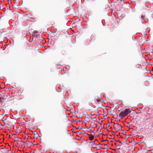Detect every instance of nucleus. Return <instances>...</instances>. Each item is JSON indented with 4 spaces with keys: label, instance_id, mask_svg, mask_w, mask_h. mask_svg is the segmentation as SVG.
I'll list each match as a JSON object with an SVG mask.
<instances>
[{
    "label": "nucleus",
    "instance_id": "37",
    "mask_svg": "<svg viewBox=\"0 0 153 153\" xmlns=\"http://www.w3.org/2000/svg\"><path fill=\"white\" fill-rule=\"evenodd\" d=\"M17 144H19V143H17Z\"/></svg>",
    "mask_w": 153,
    "mask_h": 153
},
{
    "label": "nucleus",
    "instance_id": "14",
    "mask_svg": "<svg viewBox=\"0 0 153 153\" xmlns=\"http://www.w3.org/2000/svg\"><path fill=\"white\" fill-rule=\"evenodd\" d=\"M115 145L117 146V147H119L121 146V145H117V144L116 143H115L114 144Z\"/></svg>",
    "mask_w": 153,
    "mask_h": 153
},
{
    "label": "nucleus",
    "instance_id": "11",
    "mask_svg": "<svg viewBox=\"0 0 153 153\" xmlns=\"http://www.w3.org/2000/svg\"><path fill=\"white\" fill-rule=\"evenodd\" d=\"M114 124L117 125V126H119V128H120H120H122V126L121 125H119L118 123H114Z\"/></svg>",
    "mask_w": 153,
    "mask_h": 153
},
{
    "label": "nucleus",
    "instance_id": "32",
    "mask_svg": "<svg viewBox=\"0 0 153 153\" xmlns=\"http://www.w3.org/2000/svg\"><path fill=\"white\" fill-rule=\"evenodd\" d=\"M98 135H96V137H98Z\"/></svg>",
    "mask_w": 153,
    "mask_h": 153
},
{
    "label": "nucleus",
    "instance_id": "28",
    "mask_svg": "<svg viewBox=\"0 0 153 153\" xmlns=\"http://www.w3.org/2000/svg\"><path fill=\"white\" fill-rule=\"evenodd\" d=\"M11 137L12 136H11L10 135L9 137V138H12Z\"/></svg>",
    "mask_w": 153,
    "mask_h": 153
},
{
    "label": "nucleus",
    "instance_id": "24",
    "mask_svg": "<svg viewBox=\"0 0 153 153\" xmlns=\"http://www.w3.org/2000/svg\"><path fill=\"white\" fill-rule=\"evenodd\" d=\"M102 134V131H100V134Z\"/></svg>",
    "mask_w": 153,
    "mask_h": 153
},
{
    "label": "nucleus",
    "instance_id": "29",
    "mask_svg": "<svg viewBox=\"0 0 153 153\" xmlns=\"http://www.w3.org/2000/svg\"><path fill=\"white\" fill-rule=\"evenodd\" d=\"M27 142H29V143H30V141H29L28 140H27Z\"/></svg>",
    "mask_w": 153,
    "mask_h": 153
},
{
    "label": "nucleus",
    "instance_id": "38",
    "mask_svg": "<svg viewBox=\"0 0 153 153\" xmlns=\"http://www.w3.org/2000/svg\"><path fill=\"white\" fill-rule=\"evenodd\" d=\"M25 133L26 134V133Z\"/></svg>",
    "mask_w": 153,
    "mask_h": 153
},
{
    "label": "nucleus",
    "instance_id": "26",
    "mask_svg": "<svg viewBox=\"0 0 153 153\" xmlns=\"http://www.w3.org/2000/svg\"><path fill=\"white\" fill-rule=\"evenodd\" d=\"M20 142H22L23 143V142H24L22 140H20Z\"/></svg>",
    "mask_w": 153,
    "mask_h": 153
},
{
    "label": "nucleus",
    "instance_id": "2",
    "mask_svg": "<svg viewBox=\"0 0 153 153\" xmlns=\"http://www.w3.org/2000/svg\"><path fill=\"white\" fill-rule=\"evenodd\" d=\"M145 131H152V129H153V127H152L151 125H148L145 126Z\"/></svg>",
    "mask_w": 153,
    "mask_h": 153
},
{
    "label": "nucleus",
    "instance_id": "6",
    "mask_svg": "<svg viewBox=\"0 0 153 153\" xmlns=\"http://www.w3.org/2000/svg\"><path fill=\"white\" fill-rule=\"evenodd\" d=\"M122 149L123 150H125L127 148H128V145H127V146H126V145H122Z\"/></svg>",
    "mask_w": 153,
    "mask_h": 153
},
{
    "label": "nucleus",
    "instance_id": "7",
    "mask_svg": "<svg viewBox=\"0 0 153 153\" xmlns=\"http://www.w3.org/2000/svg\"><path fill=\"white\" fill-rule=\"evenodd\" d=\"M6 99V97H0V103H2V100H5Z\"/></svg>",
    "mask_w": 153,
    "mask_h": 153
},
{
    "label": "nucleus",
    "instance_id": "18",
    "mask_svg": "<svg viewBox=\"0 0 153 153\" xmlns=\"http://www.w3.org/2000/svg\"><path fill=\"white\" fill-rule=\"evenodd\" d=\"M38 32V31H37V30H35L34 32H33V33H36V34Z\"/></svg>",
    "mask_w": 153,
    "mask_h": 153
},
{
    "label": "nucleus",
    "instance_id": "3",
    "mask_svg": "<svg viewBox=\"0 0 153 153\" xmlns=\"http://www.w3.org/2000/svg\"><path fill=\"white\" fill-rule=\"evenodd\" d=\"M147 134L149 135L148 137L150 138V140H152L153 139V130L150 131L147 133Z\"/></svg>",
    "mask_w": 153,
    "mask_h": 153
},
{
    "label": "nucleus",
    "instance_id": "30",
    "mask_svg": "<svg viewBox=\"0 0 153 153\" xmlns=\"http://www.w3.org/2000/svg\"><path fill=\"white\" fill-rule=\"evenodd\" d=\"M104 128V126H102V128Z\"/></svg>",
    "mask_w": 153,
    "mask_h": 153
},
{
    "label": "nucleus",
    "instance_id": "20",
    "mask_svg": "<svg viewBox=\"0 0 153 153\" xmlns=\"http://www.w3.org/2000/svg\"><path fill=\"white\" fill-rule=\"evenodd\" d=\"M107 126L108 127L109 126V123H108L107 124Z\"/></svg>",
    "mask_w": 153,
    "mask_h": 153
},
{
    "label": "nucleus",
    "instance_id": "19",
    "mask_svg": "<svg viewBox=\"0 0 153 153\" xmlns=\"http://www.w3.org/2000/svg\"><path fill=\"white\" fill-rule=\"evenodd\" d=\"M30 145H29V146L27 147H29L31 145H32V144H33L32 142H30Z\"/></svg>",
    "mask_w": 153,
    "mask_h": 153
},
{
    "label": "nucleus",
    "instance_id": "21",
    "mask_svg": "<svg viewBox=\"0 0 153 153\" xmlns=\"http://www.w3.org/2000/svg\"><path fill=\"white\" fill-rule=\"evenodd\" d=\"M20 139H18V140H16L17 142H19V141H20V140H19V139H20Z\"/></svg>",
    "mask_w": 153,
    "mask_h": 153
},
{
    "label": "nucleus",
    "instance_id": "35",
    "mask_svg": "<svg viewBox=\"0 0 153 153\" xmlns=\"http://www.w3.org/2000/svg\"><path fill=\"white\" fill-rule=\"evenodd\" d=\"M1 125V123H0V125Z\"/></svg>",
    "mask_w": 153,
    "mask_h": 153
},
{
    "label": "nucleus",
    "instance_id": "10",
    "mask_svg": "<svg viewBox=\"0 0 153 153\" xmlns=\"http://www.w3.org/2000/svg\"><path fill=\"white\" fill-rule=\"evenodd\" d=\"M90 117H91V118L92 119H93L94 121H96L97 120H96V117H92L91 116H90Z\"/></svg>",
    "mask_w": 153,
    "mask_h": 153
},
{
    "label": "nucleus",
    "instance_id": "33",
    "mask_svg": "<svg viewBox=\"0 0 153 153\" xmlns=\"http://www.w3.org/2000/svg\"><path fill=\"white\" fill-rule=\"evenodd\" d=\"M1 135H3H3H4V134H1Z\"/></svg>",
    "mask_w": 153,
    "mask_h": 153
},
{
    "label": "nucleus",
    "instance_id": "4",
    "mask_svg": "<svg viewBox=\"0 0 153 153\" xmlns=\"http://www.w3.org/2000/svg\"><path fill=\"white\" fill-rule=\"evenodd\" d=\"M86 134L88 135L89 136V139L91 140H92L94 138V136L92 135V134H88L87 133H85Z\"/></svg>",
    "mask_w": 153,
    "mask_h": 153
},
{
    "label": "nucleus",
    "instance_id": "9",
    "mask_svg": "<svg viewBox=\"0 0 153 153\" xmlns=\"http://www.w3.org/2000/svg\"><path fill=\"white\" fill-rule=\"evenodd\" d=\"M5 125L7 127L9 128H10V130L11 129V126H10L9 124L6 123L5 124Z\"/></svg>",
    "mask_w": 153,
    "mask_h": 153
},
{
    "label": "nucleus",
    "instance_id": "31",
    "mask_svg": "<svg viewBox=\"0 0 153 153\" xmlns=\"http://www.w3.org/2000/svg\"><path fill=\"white\" fill-rule=\"evenodd\" d=\"M107 145V144H104V146H106Z\"/></svg>",
    "mask_w": 153,
    "mask_h": 153
},
{
    "label": "nucleus",
    "instance_id": "36",
    "mask_svg": "<svg viewBox=\"0 0 153 153\" xmlns=\"http://www.w3.org/2000/svg\"><path fill=\"white\" fill-rule=\"evenodd\" d=\"M148 118H146V120H148Z\"/></svg>",
    "mask_w": 153,
    "mask_h": 153
},
{
    "label": "nucleus",
    "instance_id": "34",
    "mask_svg": "<svg viewBox=\"0 0 153 153\" xmlns=\"http://www.w3.org/2000/svg\"><path fill=\"white\" fill-rule=\"evenodd\" d=\"M92 132H94V131H93Z\"/></svg>",
    "mask_w": 153,
    "mask_h": 153
},
{
    "label": "nucleus",
    "instance_id": "17",
    "mask_svg": "<svg viewBox=\"0 0 153 153\" xmlns=\"http://www.w3.org/2000/svg\"><path fill=\"white\" fill-rule=\"evenodd\" d=\"M141 18L142 19H145V16H141Z\"/></svg>",
    "mask_w": 153,
    "mask_h": 153
},
{
    "label": "nucleus",
    "instance_id": "5",
    "mask_svg": "<svg viewBox=\"0 0 153 153\" xmlns=\"http://www.w3.org/2000/svg\"><path fill=\"white\" fill-rule=\"evenodd\" d=\"M102 100H103L102 98V97H100L99 99H97V101L98 103H99L101 102Z\"/></svg>",
    "mask_w": 153,
    "mask_h": 153
},
{
    "label": "nucleus",
    "instance_id": "23",
    "mask_svg": "<svg viewBox=\"0 0 153 153\" xmlns=\"http://www.w3.org/2000/svg\"><path fill=\"white\" fill-rule=\"evenodd\" d=\"M23 143L24 145H25L26 144V143L25 142H24Z\"/></svg>",
    "mask_w": 153,
    "mask_h": 153
},
{
    "label": "nucleus",
    "instance_id": "13",
    "mask_svg": "<svg viewBox=\"0 0 153 153\" xmlns=\"http://www.w3.org/2000/svg\"><path fill=\"white\" fill-rule=\"evenodd\" d=\"M114 129L116 130V132H117L118 131V129L115 126H114Z\"/></svg>",
    "mask_w": 153,
    "mask_h": 153
},
{
    "label": "nucleus",
    "instance_id": "15",
    "mask_svg": "<svg viewBox=\"0 0 153 153\" xmlns=\"http://www.w3.org/2000/svg\"><path fill=\"white\" fill-rule=\"evenodd\" d=\"M34 134L35 135V137H36V138H37L39 136L38 134L36 132V134Z\"/></svg>",
    "mask_w": 153,
    "mask_h": 153
},
{
    "label": "nucleus",
    "instance_id": "12",
    "mask_svg": "<svg viewBox=\"0 0 153 153\" xmlns=\"http://www.w3.org/2000/svg\"><path fill=\"white\" fill-rule=\"evenodd\" d=\"M12 136H14V138H15H15L20 139V138H19L18 137H17L16 136V134H13L12 135Z\"/></svg>",
    "mask_w": 153,
    "mask_h": 153
},
{
    "label": "nucleus",
    "instance_id": "16",
    "mask_svg": "<svg viewBox=\"0 0 153 153\" xmlns=\"http://www.w3.org/2000/svg\"><path fill=\"white\" fill-rule=\"evenodd\" d=\"M3 97H6V99H7V97H10V96L8 94H7V95H6L5 96H4Z\"/></svg>",
    "mask_w": 153,
    "mask_h": 153
},
{
    "label": "nucleus",
    "instance_id": "27",
    "mask_svg": "<svg viewBox=\"0 0 153 153\" xmlns=\"http://www.w3.org/2000/svg\"><path fill=\"white\" fill-rule=\"evenodd\" d=\"M144 117H146V115L145 114H144Z\"/></svg>",
    "mask_w": 153,
    "mask_h": 153
},
{
    "label": "nucleus",
    "instance_id": "8",
    "mask_svg": "<svg viewBox=\"0 0 153 153\" xmlns=\"http://www.w3.org/2000/svg\"><path fill=\"white\" fill-rule=\"evenodd\" d=\"M125 141H124L123 143H122V144H123V145H126V146H127V145H128V144L126 143V138H125Z\"/></svg>",
    "mask_w": 153,
    "mask_h": 153
},
{
    "label": "nucleus",
    "instance_id": "1",
    "mask_svg": "<svg viewBox=\"0 0 153 153\" xmlns=\"http://www.w3.org/2000/svg\"><path fill=\"white\" fill-rule=\"evenodd\" d=\"M131 112V111L129 109H125L120 113L119 114V116L121 119H122L125 117L127 116L128 114L130 113Z\"/></svg>",
    "mask_w": 153,
    "mask_h": 153
},
{
    "label": "nucleus",
    "instance_id": "25",
    "mask_svg": "<svg viewBox=\"0 0 153 153\" xmlns=\"http://www.w3.org/2000/svg\"><path fill=\"white\" fill-rule=\"evenodd\" d=\"M121 143V145H121V146L122 145H123V144H122V143L121 142H120Z\"/></svg>",
    "mask_w": 153,
    "mask_h": 153
},
{
    "label": "nucleus",
    "instance_id": "22",
    "mask_svg": "<svg viewBox=\"0 0 153 153\" xmlns=\"http://www.w3.org/2000/svg\"><path fill=\"white\" fill-rule=\"evenodd\" d=\"M116 141L117 142H120V141L119 140H116Z\"/></svg>",
    "mask_w": 153,
    "mask_h": 153
}]
</instances>
